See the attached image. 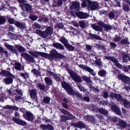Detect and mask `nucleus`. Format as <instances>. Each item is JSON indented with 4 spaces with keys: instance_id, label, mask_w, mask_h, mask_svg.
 <instances>
[{
    "instance_id": "obj_44",
    "label": "nucleus",
    "mask_w": 130,
    "mask_h": 130,
    "mask_svg": "<svg viewBox=\"0 0 130 130\" xmlns=\"http://www.w3.org/2000/svg\"><path fill=\"white\" fill-rule=\"evenodd\" d=\"M65 46L70 51H73L75 48L73 46L68 44Z\"/></svg>"
},
{
    "instance_id": "obj_21",
    "label": "nucleus",
    "mask_w": 130,
    "mask_h": 130,
    "mask_svg": "<svg viewBox=\"0 0 130 130\" xmlns=\"http://www.w3.org/2000/svg\"><path fill=\"white\" fill-rule=\"evenodd\" d=\"M44 28L45 27L46 28L45 31L49 35H51L53 32V28L51 26H44Z\"/></svg>"
},
{
    "instance_id": "obj_15",
    "label": "nucleus",
    "mask_w": 130,
    "mask_h": 130,
    "mask_svg": "<svg viewBox=\"0 0 130 130\" xmlns=\"http://www.w3.org/2000/svg\"><path fill=\"white\" fill-rule=\"evenodd\" d=\"M118 125L121 129H124L126 127L127 123L123 120H121L119 121Z\"/></svg>"
},
{
    "instance_id": "obj_36",
    "label": "nucleus",
    "mask_w": 130,
    "mask_h": 130,
    "mask_svg": "<svg viewBox=\"0 0 130 130\" xmlns=\"http://www.w3.org/2000/svg\"><path fill=\"white\" fill-rule=\"evenodd\" d=\"M0 53H3L6 56H7L8 55L9 53L7 51L5 50L2 47L0 46Z\"/></svg>"
},
{
    "instance_id": "obj_25",
    "label": "nucleus",
    "mask_w": 130,
    "mask_h": 130,
    "mask_svg": "<svg viewBox=\"0 0 130 130\" xmlns=\"http://www.w3.org/2000/svg\"><path fill=\"white\" fill-rule=\"evenodd\" d=\"M89 35L91 37L94 38L96 39L100 40H103V39L99 36L95 34H93L91 33H89Z\"/></svg>"
},
{
    "instance_id": "obj_7",
    "label": "nucleus",
    "mask_w": 130,
    "mask_h": 130,
    "mask_svg": "<svg viewBox=\"0 0 130 130\" xmlns=\"http://www.w3.org/2000/svg\"><path fill=\"white\" fill-rule=\"evenodd\" d=\"M98 5V4L96 2L91 1L88 6V9L89 10H95L97 8Z\"/></svg>"
},
{
    "instance_id": "obj_33",
    "label": "nucleus",
    "mask_w": 130,
    "mask_h": 130,
    "mask_svg": "<svg viewBox=\"0 0 130 130\" xmlns=\"http://www.w3.org/2000/svg\"><path fill=\"white\" fill-rule=\"evenodd\" d=\"M14 66L15 69L18 70H21V65L20 63L16 62L14 64Z\"/></svg>"
},
{
    "instance_id": "obj_34",
    "label": "nucleus",
    "mask_w": 130,
    "mask_h": 130,
    "mask_svg": "<svg viewBox=\"0 0 130 130\" xmlns=\"http://www.w3.org/2000/svg\"><path fill=\"white\" fill-rule=\"evenodd\" d=\"M60 41L63 43L65 46L68 44V41L63 37H62L60 39Z\"/></svg>"
},
{
    "instance_id": "obj_6",
    "label": "nucleus",
    "mask_w": 130,
    "mask_h": 130,
    "mask_svg": "<svg viewBox=\"0 0 130 130\" xmlns=\"http://www.w3.org/2000/svg\"><path fill=\"white\" fill-rule=\"evenodd\" d=\"M71 125L76 127L79 128L80 129L83 128H86V125L83 122L79 121L76 123H73Z\"/></svg>"
},
{
    "instance_id": "obj_63",
    "label": "nucleus",
    "mask_w": 130,
    "mask_h": 130,
    "mask_svg": "<svg viewBox=\"0 0 130 130\" xmlns=\"http://www.w3.org/2000/svg\"><path fill=\"white\" fill-rule=\"evenodd\" d=\"M62 0H59L57 1V4L56 5V6L58 7L60 6L62 4Z\"/></svg>"
},
{
    "instance_id": "obj_45",
    "label": "nucleus",
    "mask_w": 130,
    "mask_h": 130,
    "mask_svg": "<svg viewBox=\"0 0 130 130\" xmlns=\"http://www.w3.org/2000/svg\"><path fill=\"white\" fill-rule=\"evenodd\" d=\"M43 102L46 104H47L50 102V99L49 97H46L43 98Z\"/></svg>"
},
{
    "instance_id": "obj_60",
    "label": "nucleus",
    "mask_w": 130,
    "mask_h": 130,
    "mask_svg": "<svg viewBox=\"0 0 130 130\" xmlns=\"http://www.w3.org/2000/svg\"><path fill=\"white\" fill-rule=\"evenodd\" d=\"M109 17L111 19L114 18L115 15L114 13L112 12H110L109 13Z\"/></svg>"
},
{
    "instance_id": "obj_1",
    "label": "nucleus",
    "mask_w": 130,
    "mask_h": 130,
    "mask_svg": "<svg viewBox=\"0 0 130 130\" xmlns=\"http://www.w3.org/2000/svg\"><path fill=\"white\" fill-rule=\"evenodd\" d=\"M68 72L74 81L76 83L82 82L81 79L77 74L70 69H68Z\"/></svg>"
},
{
    "instance_id": "obj_59",
    "label": "nucleus",
    "mask_w": 130,
    "mask_h": 130,
    "mask_svg": "<svg viewBox=\"0 0 130 130\" xmlns=\"http://www.w3.org/2000/svg\"><path fill=\"white\" fill-rule=\"evenodd\" d=\"M129 56L127 55H125L123 57V61L124 62H127L128 61L127 60V58H128Z\"/></svg>"
},
{
    "instance_id": "obj_46",
    "label": "nucleus",
    "mask_w": 130,
    "mask_h": 130,
    "mask_svg": "<svg viewBox=\"0 0 130 130\" xmlns=\"http://www.w3.org/2000/svg\"><path fill=\"white\" fill-rule=\"evenodd\" d=\"M64 27L63 24L62 23H60L56 24L55 26V27L56 28H59L60 29L63 28Z\"/></svg>"
},
{
    "instance_id": "obj_39",
    "label": "nucleus",
    "mask_w": 130,
    "mask_h": 130,
    "mask_svg": "<svg viewBox=\"0 0 130 130\" xmlns=\"http://www.w3.org/2000/svg\"><path fill=\"white\" fill-rule=\"evenodd\" d=\"M79 24V25L80 27L82 28H84L85 27V23L83 20L79 21L78 22Z\"/></svg>"
},
{
    "instance_id": "obj_47",
    "label": "nucleus",
    "mask_w": 130,
    "mask_h": 130,
    "mask_svg": "<svg viewBox=\"0 0 130 130\" xmlns=\"http://www.w3.org/2000/svg\"><path fill=\"white\" fill-rule=\"evenodd\" d=\"M48 35H49L45 30L42 31L41 36L43 38H45L47 37Z\"/></svg>"
},
{
    "instance_id": "obj_3",
    "label": "nucleus",
    "mask_w": 130,
    "mask_h": 130,
    "mask_svg": "<svg viewBox=\"0 0 130 130\" xmlns=\"http://www.w3.org/2000/svg\"><path fill=\"white\" fill-rule=\"evenodd\" d=\"M49 59H51L53 58H62L64 57V56L61 54L59 53L55 49L51 51L50 54H49Z\"/></svg>"
},
{
    "instance_id": "obj_62",
    "label": "nucleus",
    "mask_w": 130,
    "mask_h": 130,
    "mask_svg": "<svg viewBox=\"0 0 130 130\" xmlns=\"http://www.w3.org/2000/svg\"><path fill=\"white\" fill-rule=\"evenodd\" d=\"M95 46L97 48L99 49L103 48L104 47L103 46H102L99 43L96 44Z\"/></svg>"
},
{
    "instance_id": "obj_52",
    "label": "nucleus",
    "mask_w": 130,
    "mask_h": 130,
    "mask_svg": "<svg viewBox=\"0 0 130 130\" xmlns=\"http://www.w3.org/2000/svg\"><path fill=\"white\" fill-rule=\"evenodd\" d=\"M38 86L39 88L42 90H44L45 89V86L44 85L39 84Z\"/></svg>"
},
{
    "instance_id": "obj_12",
    "label": "nucleus",
    "mask_w": 130,
    "mask_h": 130,
    "mask_svg": "<svg viewBox=\"0 0 130 130\" xmlns=\"http://www.w3.org/2000/svg\"><path fill=\"white\" fill-rule=\"evenodd\" d=\"M12 119L16 123L21 125L24 126L26 124L25 121L13 117Z\"/></svg>"
},
{
    "instance_id": "obj_54",
    "label": "nucleus",
    "mask_w": 130,
    "mask_h": 130,
    "mask_svg": "<svg viewBox=\"0 0 130 130\" xmlns=\"http://www.w3.org/2000/svg\"><path fill=\"white\" fill-rule=\"evenodd\" d=\"M77 32L76 29L73 28H71L69 31L70 33H72L74 34H76Z\"/></svg>"
},
{
    "instance_id": "obj_41",
    "label": "nucleus",
    "mask_w": 130,
    "mask_h": 130,
    "mask_svg": "<svg viewBox=\"0 0 130 130\" xmlns=\"http://www.w3.org/2000/svg\"><path fill=\"white\" fill-rule=\"evenodd\" d=\"M39 55L44 58H46L49 59V54L43 52H39Z\"/></svg>"
},
{
    "instance_id": "obj_50",
    "label": "nucleus",
    "mask_w": 130,
    "mask_h": 130,
    "mask_svg": "<svg viewBox=\"0 0 130 130\" xmlns=\"http://www.w3.org/2000/svg\"><path fill=\"white\" fill-rule=\"evenodd\" d=\"M117 47V45L115 43L111 42L110 43V47L111 49L115 48Z\"/></svg>"
},
{
    "instance_id": "obj_26",
    "label": "nucleus",
    "mask_w": 130,
    "mask_h": 130,
    "mask_svg": "<svg viewBox=\"0 0 130 130\" xmlns=\"http://www.w3.org/2000/svg\"><path fill=\"white\" fill-rule=\"evenodd\" d=\"M15 47L18 51L20 52H23L25 51V49L21 46L16 45Z\"/></svg>"
},
{
    "instance_id": "obj_42",
    "label": "nucleus",
    "mask_w": 130,
    "mask_h": 130,
    "mask_svg": "<svg viewBox=\"0 0 130 130\" xmlns=\"http://www.w3.org/2000/svg\"><path fill=\"white\" fill-rule=\"evenodd\" d=\"M98 111L100 113L104 114H107L108 113L107 110L102 108L99 109Z\"/></svg>"
},
{
    "instance_id": "obj_49",
    "label": "nucleus",
    "mask_w": 130,
    "mask_h": 130,
    "mask_svg": "<svg viewBox=\"0 0 130 130\" xmlns=\"http://www.w3.org/2000/svg\"><path fill=\"white\" fill-rule=\"evenodd\" d=\"M115 98L117 101H120L122 99L121 95L119 94H116Z\"/></svg>"
},
{
    "instance_id": "obj_23",
    "label": "nucleus",
    "mask_w": 130,
    "mask_h": 130,
    "mask_svg": "<svg viewBox=\"0 0 130 130\" xmlns=\"http://www.w3.org/2000/svg\"><path fill=\"white\" fill-rule=\"evenodd\" d=\"M91 26L92 28L96 31H101L103 29L101 27L96 26L95 24H91Z\"/></svg>"
},
{
    "instance_id": "obj_38",
    "label": "nucleus",
    "mask_w": 130,
    "mask_h": 130,
    "mask_svg": "<svg viewBox=\"0 0 130 130\" xmlns=\"http://www.w3.org/2000/svg\"><path fill=\"white\" fill-rule=\"evenodd\" d=\"M123 8L124 11L126 12H128L130 10L129 5L126 4H124V5Z\"/></svg>"
},
{
    "instance_id": "obj_5",
    "label": "nucleus",
    "mask_w": 130,
    "mask_h": 130,
    "mask_svg": "<svg viewBox=\"0 0 130 130\" xmlns=\"http://www.w3.org/2000/svg\"><path fill=\"white\" fill-rule=\"evenodd\" d=\"M71 5L70 7V9L76 11L78 10L80 8V4L78 2L73 1L71 3Z\"/></svg>"
},
{
    "instance_id": "obj_28",
    "label": "nucleus",
    "mask_w": 130,
    "mask_h": 130,
    "mask_svg": "<svg viewBox=\"0 0 130 130\" xmlns=\"http://www.w3.org/2000/svg\"><path fill=\"white\" fill-rule=\"evenodd\" d=\"M90 1L89 0H83V2L81 4V6L83 7H84L87 6V5H89Z\"/></svg>"
},
{
    "instance_id": "obj_48",
    "label": "nucleus",
    "mask_w": 130,
    "mask_h": 130,
    "mask_svg": "<svg viewBox=\"0 0 130 130\" xmlns=\"http://www.w3.org/2000/svg\"><path fill=\"white\" fill-rule=\"evenodd\" d=\"M59 110L62 113L65 115L67 116L68 114H69V112L64 109H60Z\"/></svg>"
},
{
    "instance_id": "obj_58",
    "label": "nucleus",
    "mask_w": 130,
    "mask_h": 130,
    "mask_svg": "<svg viewBox=\"0 0 130 130\" xmlns=\"http://www.w3.org/2000/svg\"><path fill=\"white\" fill-rule=\"evenodd\" d=\"M67 116H68V118H69V120L74 119L75 118V116L73 115L70 112L69 114H68Z\"/></svg>"
},
{
    "instance_id": "obj_18",
    "label": "nucleus",
    "mask_w": 130,
    "mask_h": 130,
    "mask_svg": "<svg viewBox=\"0 0 130 130\" xmlns=\"http://www.w3.org/2000/svg\"><path fill=\"white\" fill-rule=\"evenodd\" d=\"M14 25L20 29H23L25 28V25L21 22L17 21H15Z\"/></svg>"
},
{
    "instance_id": "obj_22",
    "label": "nucleus",
    "mask_w": 130,
    "mask_h": 130,
    "mask_svg": "<svg viewBox=\"0 0 130 130\" xmlns=\"http://www.w3.org/2000/svg\"><path fill=\"white\" fill-rule=\"evenodd\" d=\"M4 82L6 85H9L12 84L13 81L12 78L10 77H8L4 79L3 80Z\"/></svg>"
},
{
    "instance_id": "obj_27",
    "label": "nucleus",
    "mask_w": 130,
    "mask_h": 130,
    "mask_svg": "<svg viewBox=\"0 0 130 130\" xmlns=\"http://www.w3.org/2000/svg\"><path fill=\"white\" fill-rule=\"evenodd\" d=\"M76 85L80 91L83 92H85L86 91V89L81 85L79 83H77Z\"/></svg>"
},
{
    "instance_id": "obj_56",
    "label": "nucleus",
    "mask_w": 130,
    "mask_h": 130,
    "mask_svg": "<svg viewBox=\"0 0 130 130\" xmlns=\"http://www.w3.org/2000/svg\"><path fill=\"white\" fill-rule=\"evenodd\" d=\"M33 98H34L36 101H37V98L36 96V91L35 89H33Z\"/></svg>"
},
{
    "instance_id": "obj_8",
    "label": "nucleus",
    "mask_w": 130,
    "mask_h": 130,
    "mask_svg": "<svg viewBox=\"0 0 130 130\" xmlns=\"http://www.w3.org/2000/svg\"><path fill=\"white\" fill-rule=\"evenodd\" d=\"M76 15L78 18L81 19H86L89 17L87 13L80 11L77 12Z\"/></svg>"
},
{
    "instance_id": "obj_57",
    "label": "nucleus",
    "mask_w": 130,
    "mask_h": 130,
    "mask_svg": "<svg viewBox=\"0 0 130 130\" xmlns=\"http://www.w3.org/2000/svg\"><path fill=\"white\" fill-rule=\"evenodd\" d=\"M47 130H53L54 127L52 125L48 124L47 125Z\"/></svg>"
},
{
    "instance_id": "obj_14",
    "label": "nucleus",
    "mask_w": 130,
    "mask_h": 130,
    "mask_svg": "<svg viewBox=\"0 0 130 130\" xmlns=\"http://www.w3.org/2000/svg\"><path fill=\"white\" fill-rule=\"evenodd\" d=\"M0 74L3 76L11 77L13 78L15 77L14 75L8 71L3 70L0 73Z\"/></svg>"
},
{
    "instance_id": "obj_61",
    "label": "nucleus",
    "mask_w": 130,
    "mask_h": 130,
    "mask_svg": "<svg viewBox=\"0 0 130 130\" xmlns=\"http://www.w3.org/2000/svg\"><path fill=\"white\" fill-rule=\"evenodd\" d=\"M15 91L18 95H23V93L21 90L17 89L15 90Z\"/></svg>"
},
{
    "instance_id": "obj_35",
    "label": "nucleus",
    "mask_w": 130,
    "mask_h": 130,
    "mask_svg": "<svg viewBox=\"0 0 130 130\" xmlns=\"http://www.w3.org/2000/svg\"><path fill=\"white\" fill-rule=\"evenodd\" d=\"M61 121L63 122H66L67 120H69V118L64 115H63L60 116Z\"/></svg>"
},
{
    "instance_id": "obj_55",
    "label": "nucleus",
    "mask_w": 130,
    "mask_h": 130,
    "mask_svg": "<svg viewBox=\"0 0 130 130\" xmlns=\"http://www.w3.org/2000/svg\"><path fill=\"white\" fill-rule=\"evenodd\" d=\"M82 100L87 102H89L90 101V99L89 97L85 96L84 97H83Z\"/></svg>"
},
{
    "instance_id": "obj_37",
    "label": "nucleus",
    "mask_w": 130,
    "mask_h": 130,
    "mask_svg": "<svg viewBox=\"0 0 130 130\" xmlns=\"http://www.w3.org/2000/svg\"><path fill=\"white\" fill-rule=\"evenodd\" d=\"M95 62L96 65L99 66L102 65V62L100 58L97 59L95 61Z\"/></svg>"
},
{
    "instance_id": "obj_29",
    "label": "nucleus",
    "mask_w": 130,
    "mask_h": 130,
    "mask_svg": "<svg viewBox=\"0 0 130 130\" xmlns=\"http://www.w3.org/2000/svg\"><path fill=\"white\" fill-rule=\"evenodd\" d=\"M82 78L85 81H86V82L91 83H92V80L90 79V78L87 76L85 75H84L82 76Z\"/></svg>"
},
{
    "instance_id": "obj_10",
    "label": "nucleus",
    "mask_w": 130,
    "mask_h": 130,
    "mask_svg": "<svg viewBox=\"0 0 130 130\" xmlns=\"http://www.w3.org/2000/svg\"><path fill=\"white\" fill-rule=\"evenodd\" d=\"M23 116L26 120L32 121V115L31 113L29 111L26 112V113L23 115Z\"/></svg>"
},
{
    "instance_id": "obj_17",
    "label": "nucleus",
    "mask_w": 130,
    "mask_h": 130,
    "mask_svg": "<svg viewBox=\"0 0 130 130\" xmlns=\"http://www.w3.org/2000/svg\"><path fill=\"white\" fill-rule=\"evenodd\" d=\"M32 9V6L29 4L26 3L23 5L22 9L24 11H26L27 12L29 11Z\"/></svg>"
},
{
    "instance_id": "obj_2",
    "label": "nucleus",
    "mask_w": 130,
    "mask_h": 130,
    "mask_svg": "<svg viewBox=\"0 0 130 130\" xmlns=\"http://www.w3.org/2000/svg\"><path fill=\"white\" fill-rule=\"evenodd\" d=\"M61 84L62 87L64 88L69 94L71 95L74 94V91L67 82H63Z\"/></svg>"
},
{
    "instance_id": "obj_31",
    "label": "nucleus",
    "mask_w": 130,
    "mask_h": 130,
    "mask_svg": "<svg viewBox=\"0 0 130 130\" xmlns=\"http://www.w3.org/2000/svg\"><path fill=\"white\" fill-rule=\"evenodd\" d=\"M127 38L122 39L120 41V43L122 44H129V42Z\"/></svg>"
},
{
    "instance_id": "obj_43",
    "label": "nucleus",
    "mask_w": 130,
    "mask_h": 130,
    "mask_svg": "<svg viewBox=\"0 0 130 130\" xmlns=\"http://www.w3.org/2000/svg\"><path fill=\"white\" fill-rule=\"evenodd\" d=\"M6 21V18L3 16L0 17V25L3 24L5 23Z\"/></svg>"
},
{
    "instance_id": "obj_19",
    "label": "nucleus",
    "mask_w": 130,
    "mask_h": 130,
    "mask_svg": "<svg viewBox=\"0 0 130 130\" xmlns=\"http://www.w3.org/2000/svg\"><path fill=\"white\" fill-rule=\"evenodd\" d=\"M52 45L57 49H59L60 50H63L64 47L61 44L58 43H53Z\"/></svg>"
},
{
    "instance_id": "obj_32",
    "label": "nucleus",
    "mask_w": 130,
    "mask_h": 130,
    "mask_svg": "<svg viewBox=\"0 0 130 130\" xmlns=\"http://www.w3.org/2000/svg\"><path fill=\"white\" fill-rule=\"evenodd\" d=\"M106 71L104 70L99 71L98 73L99 75L103 77H105L106 76Z\"/></svg>"
},
{
    "instance_id": "obj_53",
    "label": "nucleus",
    "mask_w": 130,
    "mask_h": 130,
    "mask_svg": "<svg viewBox=\"0 0 130 130\" xmlns=\"http://www.w3.org/2000/svg\"><path fill=\"white\" fill-rule=\"evenodd\" d=\"M40 128L42 130H47V125L41 124L40 125Z\"/></svg>"
},
{
    "instance_id": "obj_4",
    "label": "nucleus",
    "mask_w": 130,
    "mask_h": 130,
    "mask_svg": "<svg viewBox=\"0 0 130 130\" xmlns=\"http://www.w3.org/2000/svg\"><path fill=\"white\" fill-rule=\"evenodd\" d=\"M105 59L110 60L112 61L115 63L116 66L119 68H121L122 67V66L118 62V60L115 58L107 56H105L104 57Z\"/></svg>"
},
{
    "instance_id": "obj_13",
    "label": "nucleus",
    "mask_w": 130,
    "mask_h": 130,
    "mask_svg": "<svg viewBox=\"0 0 130 130\" xmlns=\"http://www.w3.org/2000/svg\"><path fill=\"white\" fill-rule=\"evenodd\" d=\"M5 46L9 50L12 52L14 53H15L16 54L18 53V52L12 46L8 44L7 43H4Z\"/></svg>"
},
{
    "instance_id": "obj_51",
    "label": "nucleus",
    "mask_w": 130,
    "mask_h": 130,
    "mask_svg": "<svg viewBox=\"0 0 130 130\" xmlns=\"http://www.w3.org/2000/svg\"><path fill=\"white\" fill-rule=\"evenodd\" d=\"M87 119L89 121H92L94 120L95 118L93 116H87Z\"/></svg>"
},
{
    "instance_id": "obj_40",
    "label": "nucleus",
    "mask_w": 130,
    "mask_h": 130,
    "mask_svg": "<svg viewBox=\"0 0 130 130\" xmlns=\"http://www.w3.org/2000/svg\"><path fill=\"white\" fill-rule=\"evenodd\" d=\"M121 102H122L124 106L126 107L127 105L129 104V102L127 100L122 99L121 101Z\"/></svg>"
},
{
    "instance_id": "obj_9",
    "label": "nucleus",
    "mask_w": 130,
    "mask_h": 130,
    "mask_svg": "<svg viewBox=\"0 0 130 130\" xmlns=\"http://www.w3.org/2000/svg\"><path fill=\"white\" fill-rule=\"evenodd\" d=\"M21 56L25 59L26 60L29 62H32V57L26 53H23L21 54Z\"/></svg>"
},
{
    "instance_id": "obj_24",
    "label": "nucleus",
    "mask_w": 130,
    "mask_h": 130,
    "mask_svg": "<svg viewBox=\"0 0 130 130\" xmlns=\"http://www.w3.org/2000/svg\"><path fill=\"white\" fill-rule=\"evenodd\" d=\"M45 83L48 85H52L53 84V82L52 80L48 77H46L44 78Z\"/></svg>"
},
{
    "instance_id": "obj_11",
    "label": "nucleus",
    "mask_w": 130,
    "mask_h": 130,
    "mask_svg": "<svg viewBox=\"0 0 130 130\" xmlns=\"http://www.w3.org/2000/svg\"><path fill=\"white\" fill-rule=\"evenodd\" d=\"M118 77L121 80H122L123 82L126 83L130 80V78L122 74H119L118 75Z\"/></svg>"
},
{
    "instance_id": "obj_16",
    "label": "nucleus",
    "mask_w": 130,
    "mask_h": 130,
    "mask_svg": "<svg viewBox=\"0 0 130 130\" xmlns=\"http://www.w3.org/2000/svg\"><path fill=\"white\" fill-rule=\"evenodd\" d=\"M79 67L85 70L88 71L90 73H92L93 71V70L91 69L89 67L83 64H80L79 65Z\"/></svg>"
},
{
    "instance_id": "obj_64",
    "label": "nucleus",
    "mask_w": 130,
    "mask_h": 130,
    "mask_svg": "<svg viewBox=\"0 0 130 130\" xmlns=\"http://www.w3.org/2000/svg\"><path fill=\"white\" fill-rule=\"evenodd\" d=\"M8 21L9 23L11 24H13V23L14 24L15 22L14 20L12 18L9 19L8 20Z\"/></svg>"
},
{
    "instance_id": "obj_30",
    "label": "nucleus",
    "mask_w": 130,
    "mask_h": 130,
    "mask_svg": "<svg viewBox=\"0 0 130 130\" xmlns=\"http://www.w3.org/2000/svg\"><path fill=\"white\" fill-rule=\"evenodd\" d=\"M103 28L105 29V30L106 31H108V30H111L112 29V26L109 25L104 24Z\"/></svg>"
},
{
    "instance_id": "obj_20",
    "label": "nucleus",
    "mask_w": 130,
    "mask_h": 130,
    "mask_svg": "<svg viewBox=\"0 0 130 130\" xmlns=\"http://www.w3.org/2000/svg\"><path fill=\"white\" fill-rule=\"evenodd\" d=\"M111 109L112 110L115 111L118 115H121V113L119 108L117 106L115 105H112Z\"/></svg>"
}]
</instances>
